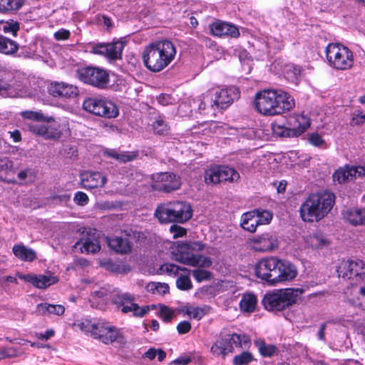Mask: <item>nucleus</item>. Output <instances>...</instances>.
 <instances>
[{
	"mask_svg": "<svg viewBox=\"0 0 365 365\" xmlns=\"http://www.w3.org/2000/svg\"><path fill=\"white\" fill-rule=\"evenodd\" d=\"M45 139L46 140H58L62 135V132L59 129V125L54 123L46 125Z\"/></svg>",
	"mask_w": 365,
	"mask_h": 365,
	"instance_id": "obj_46",
	"label": "nucleus"
},
{
	"mask_svg": "<svg viewBox=\"0 0 365 365\" xmlns=\"http://www.w3.org/2000/svg\"><path fill=\"white\" fill-rule=\"evenodd\" d=\"M344 217L354 226L365 225V206L349 209L344 213Z\"/></svg>",
	"mask_w": 365,
	"mask_h": 365,
	"instance_id": "obj_28",
	"label": "nucleus"
},
{
	"mask_svg": "<svg viewBox=\"0 0 365 365\" xmlns=\"http://www.w3.org/2000/svg\"><path fill=\"white\" fill-rule=\"evenodd\" d=\"M295 106L294 98L281 89H264L255 96V108L265 116L281 115Z\"/></svg>",
	"mask_w": 365,
	"mask_h": 365,
	"instance_id": "obj_1",
	"label": "nucleus"
},
{
	"mask_svg": "<svg viewBox=\"0 0 365 365\" xmlns=\"http://www.w3.org/2000/svg\"><path fill=\"white\" fill-rule=\"evenodd\" d=\"M257 299L255 294L248 293L242 296L240 302V307L244 312H253L257 305Z\"/></svg>",
	"mask_w": 365,
	"mask_h": 365,
	"instance_id": "obj_37",
	"label": "nucleus"
},
{
	"mask_svg": "<svg viewBox=\"0 0 365 365\" xmlns=\"http://www.w3.org/2000/svg\"><path fill=\"white\" fill-rule=\"evenodd\" d=\"M108 244L110 248L117 253L127 254L132 249L128 239L122 237H108Z\"/></svg>",
	"mask_w": 365,
	"mask_h": 365,
	"instance_id": "obj_25",
	"label": "nucleus"
},
{
	"mask_svg": "<svg viewBox=\"0 0 365 365\" xmlns=\"http://www.w3.org/2000/svg\"><path fill=\"white\" fill-rule=\"evenodd\" d=\"M355 268H357L356 260H344L337 268L338 275L345 279H354Z\"/></svg>",
	"mask_w": 365,
	"mask_h": 365,
	"instance_id": "obj_30",
	"label": "nucleus"
},
{
	"mask_svg": "<svg viewBox=\"0 0 365 365\" xmlns=\"http://www.w3.org/2000/svg\"><path fill=\"white\" fill-rule=\"evenodd\" d=\"M19 47V44L15 41L0 34V53L12 55L18 51Z\"/></svg>",
	"mask_w": 365,
	"mask_h": 365,
	"instance_id": "obj_34",
	"label": "nucleus"
},
{
	"mask_svg": "<svg viewBox=\"0 0 365 365\" xmlns=\"http://www.w3.org/2000/svg\"><path fill=\"white\" fill-rule=\"evenodd\" d=\"M74 326L79 328L85 334H90L94 338V332H96L98 330V323H93L91 320L85 319L76 322Z\"/></svg>",
	"mask_w": 365,
	"mask_h": 365,
	"instance_id": "obj_41",
	"label": "nucleus"
},
{
	"mask_svg": "<svg viewBox=\"0 0 365 365\" xmlns=\"http://www.w3.org/2000/svg\"><path fill=\"white\" fill-rule=\"evenodd\" d=\"M356 265H357V268H355V274L354 279L356 282H364L365 280V262L356 259Z\"/></svg>",
	"mask_w": 365,
	"mask_h": 365,
	"instance_id": "obj_49",
	"label": "nucleus"
},
{
	"mask_svg": "<svg viewBox=\"0 0 365 365\" xmlns=\"http://www.w3.org/2000/svg\"><path fill=\"white\" fill-rule=\"evenodd\" d=\"M150 310L149 306L140 307L138 304L132 302L131 303L126 304L122 307L121 312L126 314L132 312L133 316L138 317H143L148 314Z\"/></svg>",
	"mask_w": 365,
	"mask_h": 365,
	"instance_id": "obj_35",
	"label": "nucleus"
},
{
	"mask_svg": "<svg viewBox=\"0 0 365 365\" xmlns=\"http://www.w3.org/2000/svg\"><path fill=\"white\" fill-rule=\"evenodd\" d=\"M210 29L213 36L219 37L237 38L240 35L239 30L235 26L220 21L210 24Z\"/></svg>",
	"mask_w": 365,
	"mask_h": 365,
	"instance_id": "obj_23",
	"label": "nucleus"
},
{
	"mask_svg": "<svg viewBox=\"0 0 365 365\" xmlns=\"http://www.w3.org/2000/svg\"><path fill=\"white\" fill-rule=\"evenodd\" d=\"M250 212H255V217H256L259 225H268L272 220V212L267 210L256 209Z\"/></svg>",
	"mask_w": 365,
	"mask_h": 365,
	"instance_id": "obj_44",
	"label": "nucleus"
},
{
	"mask_svg": "<svg viewBox=\"0 0 365 365\" xmlns=\"http://www.w3.org/2000/svg\"><path fill=\"white\" fill-rule=\"evenodd\" d=\"M81 184L87 190L103 187L107 182V178L100 172L83 171L80 175Z\"/></svg>",
	"mask_w": 365,
	"mask_h": 365,
	"instance_id": "obj_18",
	"label": "nucleus"
},
{
	"mask_svg": "<svg viewBox=\"0 0 365 365\" xmlns=\"http://www.w3.org/2000/svg\"><path fill=\"white\" fill-rule=\"evenodd\" d=\"M103 155L106 158L115 160L120 163H128L134 160L138 156V151L120 152L116 149L106 148L103 150Z\"/></svg>",
	"mask_w": 365,
	"mask_h": 365,
	"instance_id": "obj_24",
	"label": "nucleus"
},
{
	"mask_svg": "<svg viewBox=\"0 0 365 365\" xmlns=\"http://www.w3.org/2000/svg\"><path fill=\"white\" fill-rule=\"evenodd\" d=\"M18 356L17 350L14 347L0 348V360L7 358H14Z\"/></svg>",
	"mask_w": 365,
	"mask_h": 365,
	"instance_id": "obj_53",
	"label": "nucleus"
},
{
	"mask_svg": "<svg viewBox=\"0 0 365 365\" xmlns=\"http://www.w3.org/2000/svg\"><path fill=\"white\" fill-rule=\"evenodd\" d=\"M13 252L16 257L24 261H33L36 257L35 252L24 245H14Z\"/></svg>",
	"mask_w": 365,
	"mask_h": 365,
	"instance_id": "obj_36",
	"label": "nucleus"
},
{
	"mask_svg": "<svg viewBox=\"0 0 365 365\" xmlns=\"http://www.w3.org/2000/svg\"><path fill=\"white\" fill-rule=\"evenodd\" d=\"M227 339L232 346L233 345H235L238 347H242L243 345L246 346L250 344V339L249 336L245 334L240 335L237 334H233L227 337Z\"/></svg>",
	"mask_w": 365,
	"mask_h": 365,
	"instance_id": "obj_47",
	"label": "nucleus"
},
{
	"mask_svg": "<svg viewBox=\"0 0 365 365\" xmlns=\"http://www.w3.org/2000/svg\"><path fill=\"white\" fill-rule=\"evenodd\" d=\"M134 295L128 292H118L112 297L111 301L117 307H123L126 304L135 302Z\"/></svg>",
	"mask_w": 365,
	"mask_h": 365,
	"instance_id": "obj_40",
	"label": "nucleus"
},
{
	"mask_svg": "<svg viewBox=\"0 0 365 365\" xmlns=\"http://www.w3.org/2000/svg\"><path fill=\"white\" fill-rule=\"evenodd\" d=\"M153 129L158 134H163L168 130V125L163 120H157L153 124Z\"/></svg>",
	"mask_w": 365,
	"mask_h": 365,
	"instance_id": "obj_60",
	"label": "nucleus"
},
{
	"mask_svg": "<svg viewBox=\"0 0 365 365\" xmlns=\"http://www.w3.org/2000/svg\"><path fill=\"white\" fill-rule=\"evenodd\" d=\"M184 274H180L176 280V287L182 291H187L192 289V284L189 277L190 272H183Z\"/></svg>",
	"mask_w": 365,
	"mask_h": 365,
	"instance_id": "obj_45",
	"label": "nucleus"
},
{
	"mask_svg": "<svg viewBox=\"0 0 365 365\" xmlns=\"http://www.w3.org/2000/svg\"><path fill=\"white\" fill-rule=\"evenodd\" d=\"M19 29L20 26L19 22L14 21L6 22V24L4 26V32H11L14 36L17 35V32Z\"/></svg>",
	"mask_w": 365,
	"mask_h": 365,
	"instance_id": "obj_57",
	"label": "nucleus"
},
{
	"mask_svg": "<svg viewBox=\"0 0 365 365\" xmlns=\"http://www.w3.org/2000/svg\"><path fill=\"white\" fill-rule=\"evenodd\" d=\"M253 359L251 353L248 351H243L242 354L237 355L233 359L235 365H244L250 363Z\"/></svg>",
	"mask_w": 365,
	"mask_h": 365,
	"instance_id": "obj_51",
	"label": "nucleus"
},
{
	"mask_svg": "<svg viewBox=\"0 0 365 365\" xmlns=\"http://www.w3.org/2000/svg\"><path fill=\"white\" fill-rule=\"evenodd\" d=\"M187 314L193 319H200L205 314V312L204 309L198 307H190L187 309Z\"/></svg>",
	"mask_w": 365,
	"mask_h": 365,
	"instance_id": "obj_54",
	"label": "nucleus"
},
{
	"mask_svg": "<svg viewBox=\"0 0 365 365\" xmlns=\"http://www.w3.org/2000/svg\"><path fill=\"white\" fill-rule=\"evenodd\" d=\"M359 282L352 288V292L356 295V299L351 298L349 301L356 307H360L365 309V283Z\"/></svg>",
	"mask_w": 365,
	"mask_h": 365,
	"instance_id": "obj_32",
	"label": "nucleus"
},
{
	"mask_svg": "<svg viewBox=\"0 0 365 365\" xmlns=\"http://www.w3.org/2000/svg\"><path fill=\"white\" fill-rule=\"evenodd\" d=\"M255 271L258 278L272 284L290 281L297 274V269L293 264L277 257L262 259L255 264Z\"/></svg>",
	"mask_w": 365,
	"mask_h": 365,
	"instance_id": "obj_2",
	"label": "nucleus"
},
{
	"mask_svg": "<svg viewBox=\"0 0 365 365\" xmlns=\"http://www.w3.org/2000/svg\"><path fill=\"white\" fill-rule=\"evenodd\" d=\"M272 129L273 133L280 137H293V133L290 130L287 123H280L274 121L272 123Z\"/></svg>",
	"mask_w": 365,
	"mask_h": 365,
	"instance_id": "obj_42",
	"label": "nucleus"
},
{
	"mask_svg": "<svg viewBox=\"0 0 365 365\" xmlns=\"http://www.w3.org/2000/svg\"><path fill=\"white\" fill-rule=\"evenodd\" d=\"M335 196L329 192L310 194L299 207L300 216L307 222H319L332 209Z\"/></svg>",
	"mask_w": 365,
	"mask_h": 365,
	"instance_id": "obj_4",
	"label": "nucleus"
},
{
	"mask_svg": "<svg viewBox=\"0 0 365 365\" xmlns=\"http://www.w3.org/2000/svg\"><path fill=\"white\" fill-rule=\"evenodd\" d=\"M29 129L34 134L45 138V132L46 130L45 125L31 124L29 125Z\"/></svg>",
	"mask_w": 365,
	"mask_h": 365,
	"instance_id": "obj_58",
	"label": "nucleus"
},
{
	"mask_svg": "<svg viewBox=\"0 0 365 365\" xmlns=\"http://www.w3.org/2000/svg\"><path fill=\"white\" fill-rule=\"evenodd\" d=\"M191 329V324L188 321H182L177 326L178 332L180 334L188 333Z\"/></svg>",
	"mask_w": 365,
	"mask_h": 365,
	"instance_id": "obj_62",
	"label": "nucleus"
},
{
	"mask_svg": "<svg viewBox=\"0 0 365 365\" xmlns=\"http://www.w3.org/2000/svg\"><path fill=\"white\" fill-rule=\"evenodd\" d=\"M364 120L365 115L362 114L361 112H358L357 113H353L350 123L351 125H358L364 123Z\"/></svg>",
	"mask_w": 365,
	"mask_h": 365,
	"instance_id": "obj_63",
	"label": "nucleus"
},
{
	"mask_svg": "<svg viewBox=\"0 0 365 365\" xmlns=\"http://www.w3.org/2000/svg\"><path fill=\"white\" fill-rule=\"evenodd\" d=\"M204 245L200 242H184L178 243L172 251V259L180 263L189 266L194 256L193 251H201Z\"/></svg>",
	"mask_w": 365,
	"mask_h": 365,
	"instance_id": "obj_11",
	"label": "nucleus"
},
{
	"mask_svg": "<svg viewBox=\"0 0 365 365\" xmlns=\"http://www.w3.org/2000/svg\"><path fill=\"white\" fill-rule=\"evenodd\" d=\"M173 316V313L170 309H169L166 306H163L160 309V317L165 322H169L171 321L172 317Z\"/></svg>",
	"mask_w": 365,
	"mask_h": 365,
	"instance_id": "obj_61",
	"label": "nucleus"
},
{
	"mask_svg": "<svg viewBox=\"0 0 365 365\" xmlns=\"http://www.w3.org/2000/svg\"><path fill=\"white\" fill-rule=\"evenodd\" d=\"M110 291L111 287H110V285H106L104 287H100L96 290L93 291L91 294L94 298L102 299L108 296V294L110 293Z\"/></svg>",
	"mask_w": 365,
	"mask_h": 365,
	"instance_id": "obj_56",
	"label": "nucleus"
},
{
	"mask_svg": "<svg viewBox=\"0 0 365 365\" xmlns=\"http://www.w3.org/2000/svg\"><path fill=\"white\" fill-rule=\"evenodd\" d=\"M177 53L174 43L167 39L157 41L147 46L143 52V61L150 71L158 73L168 67Z\"/></svg>",
	"mask_w": 365,
	"mask_h": 365,
	"instance_id": "obj_3",
	"label": "nucleus"
},
{
	"mask_svg": "<svg viewBox=\"0 0 365 365\" xmlns=\"http://www.w3.org/2000/svg\"><path fill=\"white\" fill-rule=\"evenodd\" d=\"M75 248H78L82 253L94 254L101 249L99 241L96 236V233H86L74 245Z\"/></svg>",
	"mask_w": 365,
	"mask_h": 365,
	"instance_id": "obj_22",
	"label": "nucleus"
},
{
	"mask_svg": "<svg viewBox=\"0 0 365 365\" xmlns=\"http://www.w3.org/2000/svg\"><path fill=\"white\" fill-rule=\"evenodd\" d=\"M49 93L53 97L73 98L79 93L78 88L64 82L51 83L48 87Z\"/></svg>",
	"mask_w": 365,
	"mask_h": 365,
	"instance_id": "obj_20",
	"label": "nucleus"
},
{
	"mask_svg": "<svg viewBox=\"0 0 365 365\" xmlns=\"http://www.w3.org/2000/svg\"><path fill=\"white\" fill-rule=\"evenodd\" d=\"M304 292V289L302 288L276 289L265 294L262 304L269 312H281L294 304L298 297Z\"/></svg>",
	"mask_w": 365,
	"mask_h": 365,
	"instance_id": "obj_5",
	"label": "nucleus"
},
{
	"mask_svg": "<svg viewBox=\"0 0 365 365\" xmlns=\"http://www.w3.org/2000/svg\"><path fill=\"white\" fill-rule=\"evenodd\" d=\"M73 201L77 205L85 206L88 203L89 198L86 193L78 191L75 193Z\"/></svg>",
	"mask_w": 365,
	"mask_h": 365,
	"instance_id": "obj_55",
	"label": "nucleus"
},
{
	"mask_svg": "<svg viewBox=\"0 0 365 365\" xmlns=\"http://www.w3.org/2000/svg\"><path fill=\"white\" fill-rule=\"evenodd\" d=\"M192 215L190 204L182 201H174L158 205L155 211V216L160 222L184 223Z\"/></svg>",
	"mask_w": 365,
	"mask_h": 365,
	"instance_id": "obj_6",
	"label": "nucleus"
},
{
	"mask_svg": "<svg viewBox=\"0 0 365 365\" xmlns=\"http://www.w3.org/2000/svg\"><path fill=\"white\" fill-rule=\"evenodd\" d=\"M252 250L260 252H271L279 247L277 237L272 232H264L249 240Z\"/></svg>",
	"mask_w": 365,
	"mask_h": 365,
	"instance_id": "obj_12",
	"label": "nucleus"
},
{
	"mask_svg": "<svg viewBox=\"0 0 365 365\" xmlns=\"http://www.w3.org/2000/svg\"><path fill=\"white\" fill-rule=\"evenodd\" d=\"M70 37V31L66 29H60L54 33V38L57 41L66 40Z\"/></svg>",
	"mask_w": 365,
	"mask_h": 365,
	"instance_id": "obj_64",
	"label": "nucleus"
},
{
	"mask_svg": "<svg viewBox=\"0 0 365 365\" xmlns=\"http://www.w3.org/2000/svg\"><path fill=\"white\" fill-rule=\"evenodd\" d=\"M240 93L236 87H229L219 91H215L211 107L214 109L223 110L230 106L235 100L240 98Z\"/></svg>",
	"mask_w": 365,
	"mask_h": 365,
	"instance_id": "obj_13",
	"label": "nucleus"
},
{
	"mask_svg": "<svg viewBox=\"0 0 365 365\" xmlns=\"http://www.w3.org/2000/svg\"><path fill=\"white\" fill-rule=\"evenodd\" d=\"M287 125L293 133V137L302 135L310 125V120L303 114L289 115L286 120Z\"/></svg>",
	"mask_w": 365,
	"mask_h": 365,
	"instance_id": "obj_21",
	"label": "nucleus"
},
{
	"mask_svg": "<svg viewBox=\"0 0 365 365\" xmlns=\"http://www.w3.org/2000/svg\"><path fill=\"white\" fill-rule=\"evenodd\" d=\"M82 107L86 112L105 118H114L119 114L117 106L106 98H87L83 101Z\"/></svg>",
	"mask_w": 365,
	"mask_h": 365,
	"instance_id": "obj_8",
	"label": "nucleus"
},
{
	"mask_svg": "<svg viewBox=\"0 0 365 365\" xmlns=\"http://www.w3.org/2000/svg\"><path fill=\"white\" fill-rule=\"evenodd\" d=\"M77 78L84 83L103 89L109 83L108 73L98 67L88 66L80 68L76 71Z\"/></svg>",
	"mask_w": 365,
	"mask_h": 365,
	"instance_id": "obj_10",
	"label": "nucleus"
},
{
	"mask_svg": "<svg viewBox=\"0 0 365 365\" xmlns=\"http://www.w3.org/2000/svg\"><path fill=\"white\" fill-rule=\"evenodd\" d=\"M365 175L364 166H349L348 165L336 170L333 174V179L339 183H343L346 180H352Z\"/></svg>",
	"mask_w": 365,
	"mask_h": 365,
	"instance_id": "obj_19",
	"label": "nucleus"
},
{
	"mask_svg": "<svg viewBox=\"0 0 365 365\" xmlns=\"http://www.w3.org/2000/svg\"><path fill=\"white\" fill-rule=\"evenodd\" d=\"M212 264L210 257L202 255H194L189 266L200 268H208Z\"/></svg>",
	"mask_w": 365,
	"mask_h": 365,
	"instance_id": "obj_43",
	"label": "nucleus"
},
{
	"mask_svg": "<svg viewBox=\"0 0 365 365\" xmlns=\"http://www.w3.org/2000/svg\"><path fill=\"white\" fill-rule=\"evenodd\" d=\"M153 188L164 192H170L180 187V178L172 173H161L153 177Z\"/></svg>",
	"mask_w": 365,
	"mask_h": 365,
	"instance_id": "obj_14",
	"label": "nucleus"
},
{
	"mask_svg": "<svg viewBox=\"0 0 365 365\" xmlns=\"http://www.w3.org/2000/svg\"><path fill=\"white\" fill-rule=\"evenodd\" d=\"M241 227L246 231L251 233L256 232L259 224L255 217V212H247L244 213L241 217Z\"/></svg>",
	"mask_w": 365,
	"mask_h": 365,
	"instance_id": "obj_33",
	"label": "nucleus"
},
{
	"mask_svg": "<svg viewBox=\"0 0 365 365\" xmlns=\"http://www.w3.org/2000/svg\"><path fill=\"white\" fill-rule=\"evenodd\" d=\"M258 349L263 356H272L277 351V347L272 344H266L264 341H256Z\"/></svg>",
	"mask_w": 365,
	"mask_h": 365,
	"instance_id": "obj_48",
	"label": "nucleus"
},
{
	"mask_svg": "<svg viewBox=\"0 0 365 365\" xmlns=\"http://www.w3.org/2000/svg\"><path fill=\"white\" fill-rule=\"evenodd\" d=\"M24 0H0V13L10 14L17 12L24 4Z\"/></svg>",
	"mask_w": 365,
	"mask_h": 365,
	"instance_id": "obj_31",
	"label": "nucleus"
},
{
	"mask_svg": "<svg viewBox=\"0 0 365 365\" xmlns=\"http://www.w3.org/2000/svg\"><path fill=\"white\" fill-rule=\"evenodd\" d=\"M19 277L25 282L30 283L34 287L41 289H45L51 285L56 284L59 280L57 276L51 272H48L46 274H19Z\"/></svg>",
	"mask_w": 365,
	"mask_h": 365,
	"instance_id": "obj_17",
	"label": "nucleus"
},
{
	"mask_svg": "<svg viewBox=\"0 0 365 365\" xmlns=\"http://www.w3.org/2000/svg\"><path fill=\"white\" fill-rule=\"evenodd\" d=\"M170 231L173 235V239L183 237L187 234L186 229L176 225H171Z\"/></svg>",
	"mask_w": 365,
	"mask_h": 365,
	"instance_id": "obj_59",
	"label": "nucleus"
},
{
	"mask_svg": "<svg viewBox=\"0 0 365 365\" xmlns=\"http://www.w3.org/2000/svg\"><path fill=\"white\" fill-rule=\"evenodd\" d=\"M94 339H99L104 344H110L115 341L124 343L125 339L120 331L113 326H109L104 322H98L96 332H94Z\"/></svg>",
	"mask_w": 365,
	"mask_h": 365,
	"instance_id": "obj_15",
	"label": "nucleus"
},
{
	"mask_svg": "<svg viewBox=\"0 0 365 365\" xmlns=\"http://www.w3.org/2000/svg\"><path fill=\"white\" fill-rule=\"evenodd\" d=\"M24 119L35 120L37 122L50 123L54 120L53 117H47L41 111L24 110L21 113Z\"/></svg>",
	"mask_w": 365,
	"mask_h": 365,
	"instance_id": "obj_39",
	"label": "nucleus"
},
{
	"mask_svg": "<svg viewBox=\"0 0 365 365\" xmlns=\"http://www.w3.org/2000/svg\"><path fill=\"white\" fill-rule=\"evenodd\" d=\"M302 74V67L299 66H292L287 71V78L295 83H298Z\"/></svg>",
	"mask_w": 365,
	"mask_h": 365,
	"instance_id": "obj_50",
	"label": "nucleus"
},
{
	"mask_svg": "<svg viewBox=\"0 0 365 365\" xmlns=\"http://www.w3.org/2000/svg\"><path fill=\"white\" fill-rule=\"evenodd\" d=\"M36 312L40 315L54 314L61 316L65 312V307L61 304H52L48 303H40L36 306Z\"/></svg>",
	"mask_w": 365,
	"mask_h": 365,
	"instance_id": "obj_29",
	"label": "nucleus"
},
{
	"mask_svg": "<svg viewBox=\"0 0 365 365\" xmlns=\"http://www.w3.org/2000/svg\"><path fill=\"white\" fill-rule=\"evenodd\" d=\"M305 242L307 246L313 249H323L330 245L329 240L322 232H316L308 235Z\"/></svg>",
	"mask_w": 365,
	"mask_h": 365,
	"instance_id": "obj_27",
	"label": "nucleus"
},
{
	"mask_svg": "<svg viewBox=\"0 0 365 365\" xmlns=\"http://www.w3.org/2000/svg\"><path fill=\"white\" fill-rule=\"evenodd\" d=\"M210 351L215 356L225 358L227 354L233 352L234 347L230 344L227 337H225L217 340Z\"/></svg>",
	"mask_w": 365,
	"mask_h": 365,
	"instance_id": "obj_26",
	"label": "nucleus"
},
{
	"mask_svg": "<svg viewBox=\"0 0 365 365\" xmlns=\"http://www.w3.org/2000/svg\"><path fill=\"white\" fill-rule=\"evenodd\" d=\"M123 48L124 42L118 41L113 43L94 45L92 47L91 52L95 54L103 55L111 60H116L121 58Z\"/></svg>",
	"mask_w": 365,
	"mask_h": 365,
	"instance_id": "obj_16",
	"label": "nucleus"
},
{
	"mask_svg": "<svg viewBox=\"0 0 365 365\" xmlns=\"http://www.w3.org/2000/svg\"><path fill=\"white\" fill-rule=\"evenodd\" d=\"M192 276L197 282H201L204 280L210 279L212 273L205 269H197L192 271Z\"/></svg>",
	"mask_w": 365,
	"mask_h": 365,
	"instance_id": "obj_52",
	"label": "nucleus"
},
{
	"mask_svg": "<svg viewBox=\"0 0 365 365\" xmlns=\"http://www.w3.org/2000/svg\"><path fill=\"white\" fill-rule=\"evenodd\" d=\"M240 178L239 173L233 168L216 165L205 171L204 180L207 185H215L223 182H237Z\"/></svg>",
	"mask_w": 365,
	"mask_h": 365,
	"instance_id": "obj_9",
	"label": "nucleus"
},
{
	"mask_svg": "<svg viewBox=\"0 0 365 365\" xmlns=\"http://www.w3.org/2000/svg\"><path fill=\"white\" fill-rule=\"evenodd\" d=\"M190 272L191 270L185 267H182L178 265L172 263H164L159 267L158 272L159 274H165L169 276H176L179 272Z\"/></svg>",
	"mask_w": 365,
	"mask_h": 365,
	"instance_id": "obj_38",
	"label": "nucleus"
},
{
	"mask_svg": "<svg viewBox=\"0 0 365 365\" xmlns=\"http://www.w3.org/2000/svg\"><path fill=\"white\" fill-rule=\"evenodd\" d=\"M325 53L329 64L337 70L349 69L354 64L352 51L342 44L329 43Z\"/></svg>",
	"mask_w": 365,
	"mask_h": 365,
	"instance_id": "obj_7",
	"label": "nucleus"
}]
</instances>
